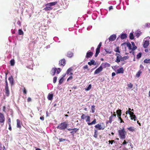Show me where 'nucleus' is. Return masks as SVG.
Wrapping results in <instances>:
<instances>
[{
    "mask_svg": "<svg viewBox=\"0 0 150 150\" xmlns=\"http://www.w3.org/2000/svg\"><path fill=\"white\" fill-rule=\"evenodd\" d=\"M17 121V127L18 128H21V123H20V121L18 119H17L16 120Z\"/></svg>",
    "mask_w": 150,
    "mask_h": 150,
    "instance_id": "a878e982",
    "label": "nucleus"
},
{
    "mask_svg": "<svg viewBox=\"0 0 150 150\" xmlns=\"http://www.w3.org/2000/svg\"><path fill=\"white\" fill-rule=\"evenodd\" d=\"M98 135V132L97 130L96 129H94V137L96 138H97Z\"/></svg>",
    "mask_w": 150,
    "mask_h": 150,
    "instance_id": "bb28decb",
    "label": "nucleus"
},
{
    "mask_svg": "<svg viewBox=\"0 0 150 150\" xmlns=\"http://www.w3.org/2000/svg\"><path fill=\"white\" fill-rule=\"evenodd\" d=\"M79 130V129H77V128H74L73 129V131H74V132L75 133L77 131Z\"/></svg>",
    "mask_w": 150,
    "mask_h": 150,
    "instance_id": "e2e57ef3",
    "label": "nucleus"
},
{
    "mask_svg": "<svg viewBox=\"0 0 150 150\" xmlns=\"http://www.w3.org/2000/svg\"><path fill=\"white\" fill-rule=\"evenodd\" d=\"M5 83H6V85H5V88H8V83H7V81L6 80L5 81Z\"/></svg>",
    "mask_w": 150,
    "mask_h": 150,
    "instance_id": "4d7b16f0",
    "label": "nucleus"
},
{
    "mask_svg": "<svg viewBox=\"0 0 150 150\" xmlns=\"http://www.w3.org/2000/svg\"><path fill=\"white\" fill-rule=\"evenodd\" d=\"M103 69V67L100 66L98 69H97L94 72V74H96L99 73Z\"/></svg>",
    "mask_w": 150,
    "mask_h": 150,
    "instance_id": "6e6552de",
    "label": "nucleus"
},
{
    "mask_svg": "<svg viewBox=\"0 0 150 150\" xmlns=\"http://www.w3.org/2000/svg\"><path fill=\"white\" fill-rule=\"evenodd\" d=\"M120 138L121 139H124L125 138V135L126 134V132L125 130L124 127L122 129L120 128L118 131Z\"/></svg>",
    "mask_w": 150,
    "mask_h": 150,
    "instance_id": "f03ea898",
    "label": "nucleus"
},
{
    "mask_svg": "<svg viewBox=\"0 0 150 150\" xmlns=\"http://www.w3.org/2000/svg\"><path fill=\"white\" fill-rule=\"evenodd\" d=\"M113 117L112 115H111L109 118V121L108 122H106V123L108 124V123H109L111 124L113 120Z\"/></svg>",
    "mask_w": 150,
    "mask_h": 150,
    "instance_id": "b1692460",
    "label": "nucleus"
},
{
    "mask_svg": "<svg viewBox=\"0 0 150 150\" xmlns=\"http://www.w3.org/2000/svg\"><path fill=\"white\" fill-rule=\"evenodd\" d=\"M72 70V69L71 68H69L67 71V74H69V73L71 72Z\"/></svg>",
    "mask_w": 150,
    "mask_h": 150,
    "instance_id": "79ce46f5",
    "label": "nucleus"
},
{
    "mask_svg": "<svg viewBox=\"0 0 150 150\" xmlns=\"http://www.w3.org/2000/svg\"><path fill=\"white\" fill-rule=\"evenodd\" d=\"M91 85L90 84L88 86V87L86 89V90L87 91L89 90L91 88Z\"/></svg>",
    "mask_w": 150,
    "mask_h": 150,
    "instance_id": "49530a36",
    "label": "nucleus"
},
{
    "mask_svg": "<svg viewBox=\"0 0 150 150\" xmlns=\"http://www.w3.org/2000/svg\"><path fill=\"white\" fill-rule=\"evenodd\" d=\"M73 56V53L72 52L69 51L67 52V56L69 57H71Z\"/></svg>",
    "mask_w": 150,
    "mask_h": 150,
    "instance_id": "5701e85b",
    "label": "nucleus"
},
{
    "mask_svg": "<svg viewBox=\"0 0 150 150\" xmlns=\"http://www.w3.org/2000/svg\"><path fill=\"white\" fill-rule=\"evenodd\" d=\"M92 28V26H89L87 28V30H90Z\"/></svg>",
    "mask_w": 150,
    "mask_h": 150,
    "instance_id": "0e129e2a",
    "label": "nucleus"
},
{
    "mask_svg": "<svg viewBox=\"0 0 150 150\" xmlns=\"http://www.w3.org/2000/svg\"><path fill=\"white\" fill-rule=\"evenodd\" d=\"M33 65H29V66H27V68L29 69H33Z\"/></svg>",
    "mask_w": 150,
    "mask_h": 150,
    "instance_id": "8fccbe9b",
    "label": "nucleus"
},
{
    "mask_svg": "<svg viewBox=\"0 0 150 150\" xmlns=\"http://www.w3.org/2000/svg\"><path fill=\"white\" fill-rule=\"evenodd\" d=\"M128 114H129L130 115V117H132L133 115H134V113L133 112H131V111H128Z\"/></svg>",
    "mask_w": 150,
    "mask_h": 150,
    "instance_id": "a19ab883",
    "label": "nucleus"
},
{
    "mask_svg": "<svg viewBox=\"0 0 150 150\" xmlns=\"http://www.w3.org/2000/svg\"><path fill=\"white\" fill-rule=\"evenodd\" d=\"M145 27H150V23H147L145 24Z\"/></svg>",
    "mask_w": 150,
    "mask_h": 150,
    "instance_id": "603ef678",
    "label": "nucleus"
},
{
    "mask_svg": "<svg viewBox=\"0 0 150 150\" xmlns=\"http://www.w3.org/2000/svg\"><path fill=\"white\" fill-rule=\"evenodd\" d=\"M100 52V49L97 48L96 49V52L99 53Z\"/></svg>",
    "mask_w": 150,
    "mask_h": 150,
    "instance_id": "6e6d98bb",
    "label": "nucleus"
},
{
    "mask_svg": "<svg viewBox=\"0 0 150 150\" xmlns=\"http://www.w3.org/2000/svg\"><path fill=\"white\" fill-rule=\"evenodd\" d=\"M144 62L146 63H150V59H146L144 60Z\"/></svg>",
    "mask_w": 150,
    "mask_h": 150,
    "instance_id": "e433bc0d",
    "label": "nucleus"
},
{
    "mask_svg": "<svg viewBox=\"0 0 150 150\" xmlns=\"http://www.w3.org/2000/svg\"><path fill=\"white\" fill-rule=\"evenodd\" d=\"M59 39V38L57 37H55L53 38V40L55 42L59 43L60 42V41H58Z\"/></svg>",
    "mask_w": 150,
    "mask_h": 150,
    "instance_id": "72a5a7b5",
    "label": "nucleus"
},
{
    "mask_svg": "<svg viewBox=\"0 0 150 150\" xmlns=\"http://www.w3.org/2000/svg\"><path fill=\"white\" fill-rule=\"evenodd\" d=\"M124 69L122 67L120 68L117 69V73L123 74L124 72Z\"/></svg>",
    "mask_w": 150,
    "mask_h": 150,
    "instance_id": "f3484780",
    "label": "nucleus"
},
{
    "mask_svg": "<svg viewBox=\"0 0 150 150\" xmlns=\"http://www.w3.org/2000/svg\"><path fill=\"white\" fill-rule=\"evenodd\" d=\"M100 66L103 67V68H104L107 67H110V64L109 63L107 62L103 63L101 64Z\"/></svg>",
    "mask_w": 150,
    "mask_h": 150,
    "instance_id": "9b49d317",
    "label": "nucleus"
},
{
    "mask_svg": "<svg viewBox=\"0 0 150 150\" xmlns=\"http://www.w3.org/2000/svg\"><path fill=\"white\" fill-rule=\"evenodd\" d=\"M115 52L118 53H120V51L119 47H117L115 50H114Z\"/></svg>",
    "mask_w": 150,
    "mask_h": 150,
    "instance_id": "37998d69",
    "label": "nucleus"
},
{
    "mask_svg": "<svg viewBox=\"0 0 150 150\" xmlns=\"http://www.w3.org/2000/svg\"><path fill=\"white\" fill-rule=\"evenodd\" d=\"M73 79V77L72 76H69L67 79V81H69L72 80Z\"/></svg>",
    "mask_w": 150,
    "mask_h": 150,
    "instance_id": "13d9d810",
    "label": "nucleus"
},
{
    "mask_svg": "<svg viewBox=\"0 0 150 150\" xmlns=\"http://www.w3.org/2000/svg\"><path fill=\"white\" fill-rule=\"evenodd\" d=\"M111 115H112L113 117H114V118H115V117H116V114L115 113V112H114V113L113 114H112V112H111Z\"/></svg>",
    "mask_w": 150,
    "mask_h": 150,
    "instance_id": "052dcab7",
    "label": "nucleus"
},
{
    "mask_svg": "<svg viewBox=\"0 0 150 150\" xmlns=\"http://www.w3.org/2000/svg\"><path fill=\"white\" fill-rule=\"evenodd\" d=\"M10 64L11 66H13L15 64V61L14 59H11L10 61Z\"/></svg>",
    "mask_w": 150,
    "mask_h": 150,
    "instance_id": "c9c22d12",
    "label": "nucleus"
},
{
    "mask_svg": "<svg viewBox=\"0 0 150 150\" xmlns=\"http://www.w3.org/2000/svg\"><path fill=\"white\" fill-rule=\"evenodd\" d=\"M67 140L66 139H63L62 138L59 139V141L60 142H63Z\"/></svg>",
    "mask_w": 150,
    "mask_h": 150,
    "instance_id": "c03bdc74",
    "label": "nucleus"
},
{
    "mask_svg": "<svg viewBox=\"0 0 150 150\" xmlns=\"http://www.w3.org/2000/svg\"><path fill=\"white\" fill-rule=\"evenodd\" d=\"M121 57L122 56L121 55L117 56V57L115 61V62H117V63L120 62V61H121Z\"/></svg>",
    "mask_w": 150,
    "mask_h": 150,
    "instance_id": "412c9836",
    "label": "nucleus"
},
{
    "mask_svg": "<svg viewBox=\"0 0 150 150\" xmlns=\"http://www.w3.org/2000/svg\"><path fill=\"white\" fill-rule=\"evenodd\" d=\"M128 143L127 142H126L125 140H124L123 142L121 145H125L126 144Z\"/></svg>",
    "mask_w": 150,
    "mask_h": 150,
    "instance_id": "bf43d9fd",
    "label": "nucleus"
},
{
    "mask_svg": "<svg viewBox=\"0 0 150 150\" xmlns=\"http://www.w3.org/2000/svg\"><path fill=\"white\" fill-rule=\"evenodd\" d=\"M127 37V34L125 33H122L120 35V38L121 40H124L126 39Z\"/></svg>",
    "mask_w": 150,
    "mask_h": 150,
    "instance_id": "4468645a",
    "label": "nucleus"
},
{
    "mask_svg": "<svg viewBox=\"0 0 150 150\" xmlns=\"http://www.w3.org/2000/svg\"><path fill=\"white\" fill-rule=\"evenodd\" d=\"M57 3V1H54L47 4L45 5L46 7L44 8L43 10L46 11L51 10L52 9L51 7L55 5Z\"/></svg>",
    "mask_w": 150,
    "mask_h": 150,
    "instance_id": "f257e3e1",
    "label": "nucleus"
},
{
    "mask_svg": "<svg viewBox=\"0 0 150 150\" xmlns=\"http://www.w3.org/2000/svg\"><path fill=\"white\" fill-rule=\"evenodd\" d=\"M66 61L65 59H63L59 61V65L60 66H64L66 64Z\"/></svg>",
    "mask_w": 150,
    "mask_h": 150,
    "instance_id": "9d476101",
    "label": "nucleus"
},
{
    "mask_svg": "<svg viewBox=\"0 0 150 150\" xmlns=\"http://www.w3.org/2000/svg\"><path fill=\"white\" fill-rule=\"evenodd\" d=\"M8 80L9 81L10 83L12 85L13 84V79L12 76L9 77Z\"/></svg>",
    "mask_w": 150,
    "mask_h": 150,
    "instance_id": "aec40b11",
    "label": "nucleus"
},
{
    "mask_svg": "<svg viewBox=\"0 0 150 150\" xmlns=\"http://www.w3.org/2000/svg\"><path fill=\"white\" fill-rule=\"evenodd\" d=\"M18 34L20 35H23V32L21 29H19L18 30Z\"/></svg>",
    "mask_w": 150,
    "mask_h": 150,
    "instance_id": "473e14b6",
    "label": "nucleus"
},
{
    "mask_svg": "<svg viewBox=\"0 0 150 150\" xmlns=\"http://www.w3.org/2000/svg\"><path fill=\"white\" fill-rule=\"evenodd\" d=\"M127 46L128 47L129 49V50H131V49L132 50V45L130 43H129V42L127 43Z\"/></svg>",
    "mask_w": 150,
    "mask_h": 150,
    "instance_id": "f704fd0d",
    "label": "nucleus"
},
{
    "mask_svg": "<svg viewBox=\"0 0 150 150\" xmlns=\"http://www.w3.org/2000/svg\"><path fill=\"white\" fill-rule=\"evenodd\" d=\"M142 73V71L141 69H140L139 71L136 74V76L138 78L139 77L140 75V74Z\"/></svg>",
    "mask_w": 150,
    "mask_h": 150,
    "instance_id": "cd10ccee",
    "label": "nucleus"
},
{
    "mask_svg": "<svg viewBox=\"0 0 150 150\" xmlns=\"http://www.w3.org/2000/svg\"><path fill=\"white\" fill-rule=\"evenodd\" d=\"M57 69L56 68H53L51 71V73L54 76L56 73Z\"/></svg>",
    "mask_w": 150,
    "mask_h": 150,
    "instance_id": "ddd939ff",
    "label": "nucleus"
},
{
    "mask_svg": "<svg viewBox=\"0 0 150 150\" xmlns=\"http://www.w3.org/2000/svg\"><path fill=\"white\" fill-rule=\"evenodd\" d=\"M95 106L94 105H93L91 107L92 113H94L95 112Z\"/></svg>",
    "mask_w": 150,
    "mask_h": 150,
    "instance_id": "a18cd8bd",
    "label": "nucleus"
},
{
    "mask_svg": "<svg viewBox=\"0 0 150 150\" xmlns=\"http://www.w3.org/2000/svg\"><path fill=\"white\" fill-rule=\"evenodd\" d=\"M128 58V56H125L123 57H121V61H123L124 60H126Z\"/></svg>",
    "mask_w": 150,
    "mask_h": 150,
    "instance_id": "c756f323",
    "label": "nucleus"
},
{
    "mask_svg": "<svg viewBox=\"0 0 150 150\" xmlns=\"http://www.w3.org/2000/svg\"><path fill=\"white\" fill-rule=\"evenodd\" d=\"M129 37L130 39L133 40L134 38V36L133 33H131L129 34Z\"/></svg>",
    "mask_w": 150,
    "mask_h": 150,
    "instance_id": "7c9ffc66",
    "label": "nucleus"
},
{
    "mask_svg": "<svg viewBox=\"0 0 150 150\" xmlns=\"http://www.w3.org/2000/svg\"><path fill=\"white\" fill-rule=\"evenodd\" d=\"M116 38V35L113 34L111 35L108 38L109 41L108 42V40L107 39L105 41V43H108L110 41H113L115 40Z\"/></svg>",
    "mask_w": 150,
    "mask_h": 150,
    "instance_id": "39448f33",
    "label": "nucleus"
},
{
    "mask_svg": "<svg viewBox=\"0 0 150 150\" xmlns=\"http://www.w3.org/2000/svg\"><path fill=\"white\" fill-rule=\"evenodd\" d=\"M95 127L96 128L98 129V130H103L105 128L104 125L103 126L100 124H98L96 125Z\"/></svg>",
    "mask_w": 150,
    "mask_h": 150,
    "instance_id": "423d86ee",
    "label": "nucleus"
},
{
    "mask_svg": "<svg viewBox=\"0 0 150 150\" xmlns=\"http://www.w3.org/2000/svg\"><path fill=\"white\" fill-rule=\"evenodd\" d=\"M132 44V50H135L137 48V47L135 46V44L134 42H131Z\"/></svg>",
    "mask_w": 150,
    "mask_h": 150,
    "instance_id": "c85d7f7f",
    "label": "nucleus"
},
{
    "mask_svg": "<svg viewBox=\"0 0 150 150\" xmlns=\"http://www.w3.org/2000/svg\"><path fill=\"white\" fill-rule=\"evenodd\" d=\"M131 119V120H134V121H135L136 119L137 118V117L136 116V115H133L132 117H130Z\"/></svg>",
    "mask_w": 150,
    "mask_h": 150,
    "instance_id": "58836bf2",
    "label": "nucleus"
},
{
    "mask_svg": "<svg viewBox=\"0 0 150 150\" xmlns=\"http://www.w3.org/2000/svg\"><path fill=\"white\" fill-rule=\"evenodd\" d=\"M86 116L84 114H82V115L81 116V119H84L85 118H86Z\"/></svg>",
    "mask_w": 150,
    "mask_h": 150,
    "instance_id": "09e8293b",
    "label": "nucleus"
},
{
    "mask_svg": "<svg viewBox=\"0 0 150 150\" xmlns=\"http://www.w3.org/2000/svg\"><path fill=\"white\" fill-rule=\"evenodd\" d=\"M141 33L140 31H137L135 32V35L137 38H138L141 34Z\"/></svg>",
    "mask_w": 150,
    "mask_h": 150,
    "instance_id": "a211bd4d",
    "label": "nucleus"
},
{
    "mask_svg": "<svg viewBox=\"0 0 150 150\" xmlns=\"http://www.w3.org/2000/svg\"><path fill=\"white\" fill-rule=\"evenodd\" d=\"M127 129L129 131L132 132H134L135 131V128L133 127H131L127 128Z\"/></svg>",
    "mask_w": 150,
    "mask_h": 150,
    "instance_id": "6ab92c4d",
    "label": "nucleus"
},
{
    "mask_svg": "<svg viewBox=\"0 0 150 150\" xmlns=\"http://www.w3.org/2000/svg\"><path fill=\"white\" fill-rule=\"evenodd\" d=\"M142 53L139 52L137 55V59L140 58L142 56Z\"/></svg>",
    "mask_w": 150,
    "mask_h": 150,
    "instance_id": "4c0bfd02",
    "label": "nucleus"
},
{
    "mask_svg": "<svg viewBox=\"0 0 150 150\" xmlns=\"http://www.w3.org/2000/svg\"><path fill=\"white\" fill-rule=\"evenodd\" d=\"M5 91L6 95L7 96H8L9 94V91L8 88H5Z\"/></svg>",
    "mask_w": 150,
    "mask_h": 150,
    "instance_id": "4be33fe9",
    "label": "nucleus"
},
{
    "mask_svg": "<svg viewBox=\"0 0 150 150\" xmlns=\"http://www.w3.org/2000/svg\"><path fill=\"white\" fill-rule=\"evenodd\" d=\"M61 71V69L59 68H58L57 69V70L56 72V73L57 74H58L60 73V72Z\"/></svg>",
    "mask_w": 150,
    "mask_h": 150,
    "instance_id": "de8ad7c7",
    "label": "nucleus"
},
{
    "mask_svg": "<svg viewBox=\"0 0 150 150\" xmlns=\"http://www.w3.org/2000/svg\"><path fill=\"white\" fill-rule=\"evenodd\" d=\"M146 39V38L144 39L143 43V46L144 48H147L149 44V41Z\"/></svg>",
    "mask_w": 150,
    "mask_h": 150,
    "instance_id": "0eeeda50",
    "label": "nucleus"
},
{
    "mask_svg": "<svg viewBox=\"0 0 150 150\" xmlns=\"http://www.w3.org/2000/svg\"><path fill=\"white\" fill-rule=\"evenodd\" d=\"M86 121L87 122L88 125H94L96 124V120L95 119L92 122H90L91 117H90L89 116H86Z\"/></svg>",
    "mask_w": 150,
    "mask_h": 150,
    "instance_id": "20e7f679",
    "label": "nucleus"
},
{
    "mask_svg": "<svg viewBox=\"0 0 150 150\" xmlns=\"http://www.w3.org/2000/svg\"><path fill=\"white\" fill-rule=\"evenodd\" d=\"M127 85L130 89L132 88L133 86V85L131 83H129Z\"/></svg>",
    "mask_w": 150,
    "mask_h": 150,
    "instance_id": "ea45409f",
    "label": "nucleus"
},
{
    "mask_svg": "<svg viewBox=\"0 0 150 150\" xmlns=\"http://www.w3.org/2000/svg\"><path fill=\"white\" fill-rule=\"evenodd\" d=\"M88 64L89 65H96V63L95 62V61L93 59H92L91 60L90 62H88Z\"/></svg>",
    "mask_w": 150,
    "mask_h": 150,
    "instance_id": "dca6fc26",
    "label": "nucleus"
},
{
    "mask_svg": "<svg viewBox=\"0 0 150 150\" xmlns=\"http://www.w3.org/2000/svg\"><path fill=\"white\" fill-rule=\"evenodd\" d=\"M53 94L52 93H49L47 96V98L49 100H52L53 99Z\"/></svg>",
    "mask_w": 150,
    "mask_h": 150,
    "instance_id": "2eb2a0df",
    "label": "nucleus"
},
{
    "mask_svg": "<svg viewBox=\"0 0 150 150\" xmlns=\"http://www.w3.org/2000/svg\"><path fill=\"white\" fill-rule=\"evenodd\" d=\"M116 112L117 113V117L121 116L122 114L121 110L120 109H118L116 111Z\"/></svg>",
    "mask_w": 150,
    "mask_h": 150,
    "instance_id": "393cba45",
    "label": "nucleus"
},
{
    "mask_svg": "<svg viewBox=\"0 0 150 150\" xmlns=\"http://www.w3.org/2000/svg\"><path fill=\"white\" fill-rule=\"evenodd\" d=\"M101 45H102V42H100L99 43V44L98 45L97 48H98L100 49L101 46Z\"/></svg>",
    "mask_w": 150,
    "mask_h": 150,
    "instance_id": "680f3d73",
    "label": "nucleus"
},
{
    "mask_svg": "<svg viewBox=\"0 0 150 150\" xmlns=\"http://www.w3.org/2000/svg\"><path fill=\"white\" fill-rule=\"evenodd\" d=\"M68 124L66 122H64L59 124L57 128L60 130H64L67 128Z\"/></svg>",
    "mask_w": 150,
    "mask_h": 150,
    "instance_id": "7ed1b4c3",
    "label": "nucleus"
},
{
    "mask_svg": "<svg viewBox=\"0 0 150 150\" xmlns=\"http://www.w3.org/2000/svg\"><path fill=\"white\" fill-rule=\"evenodd\" d=\"M23 93L24 94H26L27 93L26 90L25 89V88L24 87L23 89Z\"/></svg>",
    "mask_w": 150,
    "mask_h": 150,
    "instance_id": "5fc2aeb1",
    "label": "nucleus"
},
{
    "mask_svg": "<svg viewBox=\"0 0 150 150\" xmlns=\"http://www.w3.org/2000/svg\"><path fill=\"white\" fill-rule=\"evenodd\" d=\"M83 69H88V70H89L88 69V66L87 65H86L84 66L83 67Z\"/></svg>",
    "mask_w": 150,
    "mask_h": 150,
    "instance_id": "338daca9",
    "label": "nucleus"
},
{
    "mask_svg": "<svg viewBox=\"0 0 150 150\" xmlns=\"http://www.w3.org/2000/svg\"><path fill=\"white\" fill-rule=\"evenodd\" d=\"M105 50L106 52L107 53H108L109 54H110L111 52V51L110 50H109L108 49H105Z\"/></svg>",
    "mask_w": 150,
    "mask_h": 150,
    "instance_id": "864d4df0",
    "label": "nucleus"
},
{
    "mask_svg": "<svg viewBox=\"0 0 150 150\" xmlns=\"http://www.w3.org/2000/svg\"><path fill=\"white\" fill-rule=\"evenodd\" d=\"M114 140H109V142L110 144H112L113 142H114Z\"/></svg>",
    "mask_w": 150,
    "mask_h": 150,
    "instance_id": "774afa93",
    "label": "nucleus"
},
{
    "mask_svg": "<svg viewBox=\"0 0 150 150\" xmlns=\"http://www.w3.org/2000/svg\"><path fill=\"white\" fill-rule=\"evenodd\" d=\"M57 78L56 76H55L54 77L53 79V82L54 83H55L56 82L57 80Z\"/></svg>",
    "mask_w": 150,
    "mask_h": 150,
    "instance_id": "3c124183",
    "label": "nucleus"
},
{
    "mask_svg": "<svg viewBox=\"0 0 150 150\" xmlns=\"http://www.w3.org/2000/svg\"><path fill=\"white\" fill-rule=\"evenodd\" d=\"M64 76H63V77H62L61 78H60L59 80V85H60L61 84L62 82H63V81H64Z\"/></svg>",
    "mask_w": 150,
    "mask_h": 150,
    "instance_id": "2f4dec72",
    "label": "nucleus"
},
{
    "mask_svg": "<svg viewBox=\"0 0 150 150\" xmlns=\"http://www.w3.org/2000/svg\"><path fill=\"white\" fill-rule=\"evenodd\" d=\"M93 54V53L92 52L88 51L86 53V57L87 58H90L92 57Z\"/></svg>",
    "mask_w": 150,
    "mask_h": 150,
    "instance_id": "1a4fd4ad",
    "label": "nucleus"
},
{
    "mask_svg": "<svg viewBox=\"0 0 150 150\" xmlns=\"http://www.w3.org/2000/svg\"><path fill=\"white\" fill-rule=\"evenodd\" d=\"M5 120V118L3 115L0 113V123H4Z\"/></svg>",
    "mask_w": 150,
    "mask_h": 150,
    "instance_id": "f8f14e48",
    "label": "nucleus"
},
{
    "mask_svg": "<svg viewBox=\"0 0 150 150\" xmlns=\"http://www.w3.org/2000/svg\"><path fill=\"white\" fill-rule=\"evenodd\" d=\"M9 126V127L8 128V129L11 131V124H10V123L9 122V123H8Z\"/></svg>",
    "mask_w": 150,
    "mask_h": 150,
    "instance_id": "69168bd1",
    "label": "nucleus"
}]
</instances>
